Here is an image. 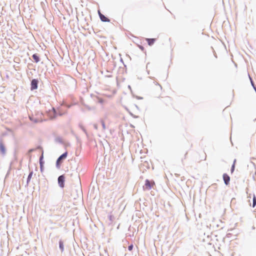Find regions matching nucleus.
<instances>
[{
  "label": "nucleus",
  "mask_w": 256,
  "mask_h": 256,
  "mask_svg": "<svg viewBox=\"0 0 256 256\" xmlns=\"http://www.w3.org/2000/svg\"><path fill=\"white\" fill-rule=\"evenodd\" d=\"M30 120L34 122H40L47 120L43 114L39 111L36 112L34 114L30 116Z\"/></svg>",
  "instance_id": "1"
},
{
  "label": "nucleus",
  "mask_w": 256,
  "mask_h": 256,
  "mask_svg": "<svg viewBox=\"0 0 256 256\" xmlns=\"http://www.w3.org/2000/svg\"><path fill=\"white\" fill-rule=\"evenodd\" d=\"M98 14H99L100 20L102 22H110V20L108 18L104 16L102 14L100 10L98 11Z\"/></svg>",
  "instance_id": "8"
},
{
  "label": "nucleus",
  "mask_w": 256,
  "mask_h": 256,
  "mask_svg": "<svg viewBox=\"0 0 256 256\" xmlns=\"http://www.w3.org/2000/svg\"><path fill=\"white\" fill-rule=\"evenodd\" d=\"M43 158V156H40V170L42 172L43 170V166H44V162L42 161Z\"/></svg>",
  "instance_id": "10"
},
{
  "label": "nucleus",
  "mask_w": 256,
  "mask_h": 256,
  "mask_svg": "<svg viewBox=\"0 0 256 256\" xmlns=\"http://www.w3.org/2000/svg\"><path fill=\"white\" fill-rule=\"evenodd\" d=\"M38 80L36 79H33L31 82V90H34L38 88Z\"/></svg>",
  "instance_id": "4"
},
{
  "label": "nucleus",
  "mask_w": 256,
  "mask_h": 256,
  "mask_svg": "<svg viewBox=\"0 0 256 256\" xmlns=\"http://www.w3.org/2000/svg\"><path fill=\"white\" fill-rule=\"evenodd\" d=\"M154 184V182H150L148 180H146L145 182V186L146 188L148 190H150Z\"/></svg>",
  "instance_id": "5"
},
{
  "label": "nucleus",
  "mask_w": 256,
  "mask_h": 256,
  "mask_svg": "<svg viewBox=\"0 0 256 256\" xmlns=\"http://www.w3.org/2000/svg\"><path fill=\"white\" fill-rule=\"evenodd\" d=\"M102 126H103L104 127V122H102Z\"/></svg>",
  "instance_id": "19"
},
{
  "label": "nucleus",
  "mask_w": 256,
  "mask_h": 256,
  "mask_svg": "<svg viewBox=\"0 0 256 256\" xmlns=\"http://www.w3.org/2000/svg\"><path fill=\"white\" fill-rule=\"evenodd\" d=\"M56 116V110L54 108H52V109L49 110L48 112H47V116L48 119H52L54 118Z\"/></svg>",
  "instance_id": "3"
},
{
  "label": "nucleus",
  "mask_w": 256,
  "mask_h": 256,
  "mask_svg": "<svg viewBox=\"0 0 256 256\" xmlns=\"http://www.w3.org/2000/svg\"><path fill=\"white\" fill-rule=\"evenodd\" d=\"M59 245H60V248L61 250L62 251H64V244L62 240H60L59 242Z\"/></svg>",
  "instance_id": "13"
},
{
  "label": "nucleus",
  "mask_w": 256,
  "mask_h": 256,
  "mask_svg": "<svg viewBox=\"0 0 256 256\" xmlns=\"http://www.w3.org/2000/svg\"><path fill=\"white\" fill-rule=\"evenodd\" d=\"M32 175V172H30L28 178V182L30 181Z\"/></svg>",
  "instance_id": "16"
},
{
  "label": "nucleus",
  "mask_w": 256,
  "mask_h": 256,
  "mask_svg": "<svg viewBox=\"0 0 256 256\" xmlns=\"http://www.w3.org/2000/svg\"><path fill=\"white\" fill-rule=\"evenodd\" d=\"M236 160H235L234 162V164L232 166V168H231V172L232 173L234 171V168H235V164H236Z\"/></svg>",
  "instance_id": "14"
},
{
  "label": "nucleus",
  "mask_w": 256,
  "mask_h": 256,
  "mask_svg": "<svg viewBox=\"0 0 256 256\" xmlns=\"http://www.w3.org/2000/svg\"><path fill=\"white\" fill-rule=\"evenodd\" d=\"M64 175H62L60 176L58 178V182L60 186L62 188L64 187Z\"/></svg>",
  "instance_id": "6"
},
{
  "label": "nucleus",
  "mask_w": 256,
  "mask_h": 256,
  "mask_svg": "<svg viewBox=\"0 0 256 256\" xmlns=\"http://www.w3.org/2000/svg\"><path fill=\"white\" fill-rule=\"evenodd\" d=\"M0 150L3 154L5 153V148L2 143L0 144Z\"/></svg>",
  "instance_id": "12"
},
{
  "label": "nucleus",
  "mask_w": 256,
  "mask_h": 256,
  "mask_svg": "<svg viewBox=\"0 0 256 256\" xmlns=\"http://www.w3.org/2000/svg\"><path fill=\"white\" fill-rule=\"evenodd\" d=\"M222 177H223V180H224V184L226 185H228L230 184V177L226 174H223Z\"/></svg>",
  "instance_id": "7"
},
{
  "label": "nucleus",
  "mask_w": 256,
  "mask_h": 256,
  "mask_svg": "<svg viewBox=\"0 0 256 256\" xmlns=\"http://www.w3.org/2000/svg\"><path fill=\"white\" fill-rule=\"evenodd\" d=\"M32 58L36 62H38L40 60L38 56L36 54H34L32 55Z\"/></svg>",
  "instance_id": "11"
},
{
  "label": "nucleus",
  "mask_w": 256,
  "mask_h": 256,
  "mask_svg": "<svg viewBox=\"0 0 256 256\" xmlns=\"http://www.w3.org/2000/svg\"><path fill=\"white\" fill-rule=\"evenodd\" d=\"M146 40L147 41L148 44L151 46L154 43L156 38H146Z\"/></svg>",
  "instance_id": "9"
},
{
  "label": "nucleus",
  "mask_w": 256,
  "mask_h": 256,
  "mask_svg": "<svg viewBox=\"0 0 256 256\" xmlns=\"http://www.w3.org/2000/svg\"><path fill=\"white\" fill-rule=\"evenodd\" d=\"M256 204V198L255 196H254L253 197V204H252V206L254 208Z\"/></svg>",
  "instance_id": "15"
},
{
  "label": "nucleus",
  "mask_w": 256,
  "mask_h": 256,
  "mask_svg": "<svg viewBox=\"0 0 256 256\" xmlns=\"http://www.w3.org/2000/svg\"><path fill=\"white\" fill-rule=\"evenodd\" d=\"M133 248V245L132 244H130V246H128V250H130V251H131L132 250Z\"/></svg>",
  "instance_id": "17"
},
{
  "label": "nucleus",
  "mask_w": 256,
  "mask_h": 256,
  "mask_svg": "<svg viewBox=\"0 0 256 256\" xmlns=\"http://www.w3.org/2000/svg\"><path fill=\"white\" fill-rule=\"evenodd\" d=\"M139 48L142 50H144V48L142 46H138Z\"/></svg>",
  "instance_id": "18"
},
{
  "label": "nucleus",
  "mask_w": 256,
  "mask_h": 256,
  "mask_svg": "<svg viewBox=\"0 0 256 256\" xmlns=\"http://www.w3.org/2000/svg\"><path fill=\"white\" fill-rule=\"evenodd\" d=\"M68 156V152H66L64 154H63L62 155H61L57 160H56V166L58 168H60V164H62V160L64 159H65Z\"/></svg>",
  "instance_id": "2"
}]
</instances>
